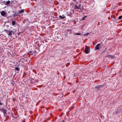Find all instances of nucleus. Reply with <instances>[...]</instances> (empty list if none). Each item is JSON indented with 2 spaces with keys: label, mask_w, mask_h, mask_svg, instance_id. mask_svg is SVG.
Returning a JSON list of instances; mask_svg holds the SVG:
<instances>
[{
  "label": "nucleus",
  "mask_w": 122,
  "mask_h": 122,
  "mask_svg": "<svg viewBox=\"0 0 122 122\" xmlns=\"http://www.w3.org/2000/svg\"><path fill=\"white\" fill-rule=\"evenodd\" d=\"M122 18V16L121 15L119 17V19H120Z\"/></svg>",
  "instance_id": "4468645a"
},
{
  "label": "nucleus",
  "mask_w": 122,
  "mask_h": 122,
  "mask_svg": "<svg viewBox=\"0 0 122 122\" xmlns=\"http://www.w3.org/2000/svg\"><path fill=\"white\" fill-rule=\"evenodd\" d=\"M10 1L8 0L6 2V3L7 5H9L10 3Z\"/></svg>",
  "instance_id": "9b49d317"
},
{
  "label": "nucleus",
  "mask_w": 122,
  "mask_h": 122,
  "mask_svg": "<svg viewBox=\"0 0 122 122\" xmlns=\"http://www.w3.org/2000/svg\"><path fill=\"white\" fill-rule=\"evenodd\" d=\"M114 57V56H111V57L112 58H113Z\"/></svg>",
  "instance_id": "f3484780"
},
{
  "label": "nucleus",
  "mask_w": 122,
  "mask_h": 122,
  "mask_svg": "<svg viewBox=\"0 0 122 122\" xmlns=\"http://www.w3.org/2000/svg\"><path fill=\"white\" fill-rule=\"evenodd\" d=\"M1 14L2 16H4L5 15L6 13L5 11H2L1 13Z\"/></svg>",
  "instance_id": "20e7f679"
},
{
  "label": "nucleus",
  "mask_w": 122,
  "mask_h": 122,
  "mask_svg": "<svg viewBox=\"0 0 122 122\" xmlns=\"http://www.w3.org/2000/svg\"><path fill=\"white\" fill-rule=\"evenodd\" d=\"M72 31V30H71V31Z\"/></svg>",
  "instance_id": "4be33fe9"
},
{
  "label": "nucleus",
  "mask_w": 122,
  "mask_h": 122,
  "mask_svg": "<svg viewBox=\"0 0 122 122\" xmlns=\"http://www.w3.org/2000/svg\"><path fill=\"white\" fill-rule=\"evenodd\" d=\"M100 45V44H97L95 47V49L97 50H98L99 49V46Z\"/></svg>",
  "instance_id": "f03ea898"
},
{
  "label": "nucleus",
  "mask_w": 122,
  "mask_h": 122,
  "mask_svg": "<svg viewBox=\"0 0 122 122\" xmlns=\"http://www.w3.org/2000/svg\"><path fill=\"white\" fill-rule=\"evenodd\" d=\"M5 31L6 32H8L9 31V30H5Z\"/></svg>",
  "instance_id": "2eb2a0df"
},
{
  "label": "nucleus",
  "mask_w": 122,
  "mask_h": 122,
  "mask_svg": "<svg viewBox=\"0 0 122 122\" xmlns=\"http://www.w3.org/2000/svg\"><path fill=\"white\" fill-rule=\"evenodd\" d=\"M12 33L13 34L14 33L12 30L9 31V33L8 34V35L9 36H11L12 35Z\"/></svg>",
  "instance_id": "7ed1b4c3"
},
{
  "label": "nucleus",
  "mask_w": 122,
  "mask_h": 122,
  "mask_svg": "<svg viewBox=\"0 0 122 122\" xmlns=\"http://www.w3.org/2000/svg\"><path fill=\"white\" fill-rule=\"evenodd\" d=\"M24 12V10L23 9H22L20 10L19 11V13L20 14Z\"/></svg>",
  "instance_id": "0eeeda50"
},
{
  "label": "nucleus",
  "mask_w": 122,
  "mask_h": 122,
  "mask_svg": "<svg viewBox=\"0 0 122 122\" xmlns=\"http://www.w3.org/2000/svg\"><path fill=\"white\" fill-rule=\"evenodd\" d=\"M23 122H25V121H23Z\"/></svg>",
  "instance_id": "412c9836"
},
{
  "label": "nucleus",
  "mask_w": 122,
  "mask_h": 122,
  "mask_svg": "<svg viewBox=\"0 0 122 122\" xmlns=\"http://www.w3.org/2000/svg\"><path fill=\"white\" fill-rule=\"evenodd\" d=\"M81 6L80 5H79V6L77 5L76 6V8L77 9H80V7Z\"/></svg>",
  "instance_id": "6e6552de"
},
{
  "label": "nucleus",
  "mask_w": 122,
  "mask_h": 122,
  "mask_svg": "<svg viewBox=\"0 0 122 122\" xmlns=\"http://www.w3.org/2000/svg\"><path fill=\"white\" fill-rule=\"evenodd\" d=\"M62 122H64V120H63V121H62Z\"/></svg>",
  "instance_id": "aec40b11"
},
{
  "label": "nucleus",
  "mask_w": 122,
  "mask_h": 122,
  "mask_svg": "<svg viewBox=\"0 0 122 122\" xmlns=\"http://www.w3.org/2000/svg\"><path fill=\"white\" fill-rule=\"evenodd\" d=\"M33 52L32 51H30L29 52V54L30 55H32L33 54Z\"/></svg>",
  "instance_id": "9d476101"
},
{
  "label": "nucleus",
  "mask_w": 122,
  "mask_h": 122,
  "mask_svg": "<svg viewBox=\"0 0 122 122\" xmlns=\"http://www.w3.org/2000/svg\"><path fill=\"white\" fill-rule=\"evenodd\" d=\"M1 110L3 111V112L4 113V115H5L6 113V112L5 110L3 108Z\"/></svg>",
  "instance_id": "423d86ee"
},
{
  "label": "nucleus",
  "mask_w": 122,
  "mask_h": 122,
  "mask_svg": "<svg viewBox=\"0 0 122 122\" xmlns=\"http://www.w3.org/2000/svg\"><path fill=\"white\" fill-rule=\"evenodd\" d=\"M15 69L17 71H19V68L17 67H16L15 68Z\"/></svg>",
  "instance_id": "ddd939ff"
},
{
  "label": "nucleus",
  "mask_w": 122,
  "mask_h": 122,
  "mask_svg": "<svg viewBox=\"0 0 122 122\" xmlns=\"http://www.w3.org/2000/svg\"><path fill=\"white\" fill-rule=\"evenodd\" d=\"M59 18L62 19H63L66 18L65 16L64 15H63L62 16L61 15H60L59 16Z\"/></svg>",
  "instance_id": "39448f33"
},
{
  "label": "nucleus",
  "mask_w": 122,
  "mask_h": 122,
  "mask_svg": "<svg viewBox=\"0 0 122 122\" xmlns=\"http://www.w3.org/2000/svg\"><path fill=\"white\" fill-rule=\"evenodd\" d=\"M16 23V22L15 21H13L12 23V25L13 26Z\"/></svg>",
  "instance_id": "1a4fd4ad"
},
{
  "label": "nucleus",
  "mask_w": 122,
  "mask_h": 122,
  "mask_svg": "<svg viewBox=\"0 0 122 122\" xmlns=\"http://www.w3.org/2000/svg\"><path fill=\"white\" fill-rule=\"evenodd\" d=\"M81 33H75V34H73L74 35H81Z\"/></svg>",
  "instance_id": "f8f14e48"
},
{
  "label": "nucleus",
  "mask_w": 122,
  "mask_h": 122,
  "mask_svg": "<svg viewBox=\"0 0 122 122\" xmlns=\"http://www.w3.org/2000/svg\"><path fill=\"white\" fill-rule=\"evenodd\" d=\"M99 86H96V87H97V88H99L100 87Z\"/></svg>",
  "instance_id": "a211bd4d"
},
{
  "label": "nucleus",
  "mask_w": 122,
  "mask_h": 122,
  "mask_svg": "<svg viewBox=\"0 0 122 122\" xmlns=\"http://www.w3.org/2000/svg\"><path fill=\"white\" fill-rule=\"evenodd\" d=\"M89 34V33H86V35H88Z\"/></svg>",
  "instance_id": "6ab92c4d"
},
{
  "label": "nucleus",
  "mask_w": 122,
  "mask_h": 122,
  "mask_svg": "<svg viewBox=\"0 0 122 122\" xmlns=\"http://www.w3.org/2000/svg\"><path fill=\"white\" fill-rule=\"evenodd\" d=\"M90 51V50L89 48L88 47H86L85 48V50H84V52L88 54L89 52Z\"/></svg>",
  "instance_id": "f257e3e1"
},
{
  "label": "nucleus",
  "mask_w": 122,
  "mask_h": 122,
  "mask_svg": "<svg viewBox=\"0 0 122 122\" xmlns=\"http://www.w3.org/2000/svg\"><path fill=\"white\" fill-rule=\"evenodd\" d=\"M86 17H87V16H85L84 17H83V20H84V18H85Z\"/></svg>",
  "instance_id": "dca6fc26"
}]
</instances>
